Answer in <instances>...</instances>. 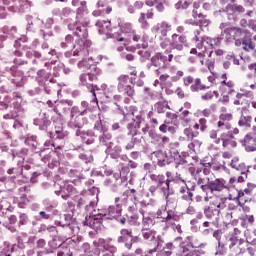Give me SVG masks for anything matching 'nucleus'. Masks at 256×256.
<instances>
[{
  "mask_svg": "<svg viewBox=\"0 0 256 256\" xmlns=\"http://www.w3.org/2000/svg\"><path fill=\"white\" fill-rule=\"evenodd\" d=\"M163 197L165 198L166 205H162L156 212V219H159L161 223H164V229L167 230L169 227H173L175 223L173 221H180L181 215L177 214L175 209H168L169 205H173L176 199L173 197L175 195V190H160Z\"/></svg>",
  "mask_w": 256,
  "mask_h": 256,
  "instance_id": "f257e3e1",
  "label": "nucleus"
},
{
  "mask_svg": "<svg viewBox=\"0 0 256 256\" xmlns=\"http://www.w3.org/2000/svg\"><path fill=\"white\" fill-rule=\"evenodd\" d=\"M232 43H234L236 47H242L247 53L255 51L256 45L253 42V34L248 29L232 26Z\"/></svg>",
  "mask_w": 256,
  "mask_h": 256,
  "instance_id": "f03ea898",
  "label": "nucleus"
},
{
  "mask_svg": "<svg viewBox=\"0 0 256 256\" xmlns=\"http://www.w3.org/2000/svg\"><path fill=\"white\" fill-rule=\"evenodd\" d=\"M233 43V26L225 28L216 38L203 37L201 40L202 47L209 49V57L213 55V47H221V43Z\"/></svg>",
  "mask_w": 256,
  "mask_h": 256,
  "instance_id": "7ed1b4c3",
  "label": "nucleus"
},
{
  "mask_svg": "<svg viewBox=\"0 0 256 256\" xmlns=\"http://www.w3.org/2000/svg\"><path fill=\"white\" fill-rule=\"evenodd\" d=\"M121 211H123L122 204H117L115 206H109L104 208H98L90 213L94 223H103V221L117 219L121 217Z\"/></svg>",
  "mask_w": 256,
  "mask_h": 256,
  "instance_id": "20e7f679",
  "label": "nucleus"
},
{
  "mask_svg": "<svg viewBox=\"0 0 256 256\" xmlns=\"http://www.w3.org/2000/svg\"><path fill=\"white\" fill-rule=\"evenodd\" d=\"M150 61L151 62L147 64V69H149V71H153V67H158V69L154 70V73L159 77V75H161V69H167L171 61H173L171 49H166L164 52H156L151 57Z\"/></svg>",
  "mask_w": 256,
  "mask_h": 256,
  "instance_id": "39448f33",
  "label": "nucleus"
},
{
  "mask_svg": "<svg viewBox=\"0 0 256 256\" xmlns=\"http://www.w3.org/2000/svg\"><path fill=\"white\" fill-rule=\"evenodd\" d=\"M54 63L55 60L45 62L44 67H46V69H40L36 73V83L39 85V87H42L43 91H45V93L48 95L51 93V87H49V84L55 83V78H53V74L51 73Z\"/></svg>",
  "mask_w": 256,
  "mask_h": 256,
  "instance_id": "423d86ee",
  "label": "nucleus"
},
{
  "mask_svg": "<svg viewBox=\"0 0 256 256\" xmlns=\"http://www.w3.org/2000/svg\"><path fill=\"white\" fill-rule=\"evenodd\" d=\"M150 179L153 183L158 184V187H160V190H164V191L173 190V188H171V184L180 183L183 180V178H181V175L179 173L176 172L175 175H173L171 171H166L165 175L151 174Z\"/></svg>",
  "mask_w": 256,
  "mask_h": 256,
  "instance_id": "0eeeda50",
  "label": "nucleus"
},
{
  "mask_svg": "<svg viewBox=\"0 0 256 256\" xmlns=\"http://www.w3.org/2000/svg\"><path fill=\"white\" fill-rule=\"evenodd\" d=\"M60 47L62 49H75L73 51V57H80V59H85V57L89 56V47H91V41H86L83 45L73 44V36L68 34L65 36L64 40L60 43Z\"/></svg>",
  "mask_w": 256,
  "mask_h": 256,
  "instance_id": "6e6552de",
  "label": "nucleus"
},
{
  "mask_svg": "<svg viewBox=\"0 0 256 256\" xmlns=\"http://www.w3.org/2000/svg\"><path fill=\"white\" fill-rule=\"evenodd\" d=\"M73 103H74L73 100H69V99L58 100L55 102L48 100L46 102V104L49 107L48 111L50 113H56L55 116L51 117V121H53V123H57V121H61L63 117V114L61 113H69Z\"/></svg>",
  "mask_w": 256,
  "mask_h": 256,
  "instance_id": "1a4fd4ad",
  "label": "nucleus"
},
{
  "mask_svg": "<svg viewBox=\"0 0 256 256\" xmlns=\"http://www.w3.org/2000/svg\"><path fill=\"white\" fill-rule=\"evenodd\" d=\"M91 69V72L80 74L79 81L80 85L86 87V89L90 91V94H93L95 91H99V86L93 85V81H97V77L99 73H101V70L95 65H92Z\"/></svg>",
  "mask_w": 256,
  "mask_h": 256,
  "instance_id": "9d476101",
  "label": "nucleus"
},
{
  "mask_svg": "<svg viewBox=\"0 0 256 256\" xmlns=\"http://www.w3.org/2000/svg\"><path fill=\"white\" fill-rule=\"evenodd\" d=\"M41 49H42V52L29 48L25 52V57H27V59H33L34 57V59L32 60L33 65H38L39 62L37 61V59H41L43 55L48 59H52V57H55L57 59V51H55V49L49 50V43L43 42L41 44Z\"/></svg>",
  "mask_w": 256,
  "mask_h": 256,
  "instance_id": "9b49d317",
  "label": "nucleus"
},
{
  "mask_svg": "<svg viewBox=\"0 0 256 256\" xmlns=\"http://www.w3.org/2000/svg\"><path fill=\"white\" fill-rule=\"evenodd\" d=\"M72 7L76 8V20L77 23H83L84 25H89L91 21L89 20V8L87 7V1L85 0H72Z\"/></svg>",
  "mask_w": 256,
  "mask_h": 256,
  "instance_id": "f8f14e48",
  "label": "nucleus"
},
{
  "mask_svg": "<svg viewBox=\"0 0 256 256\" xmlns=\"http://www.w3.org/2000/svg\"><path fill=\"white\" fill-rule=\"evenodd\" d=\"M117 81V89L119 93H124L127 97H133V95H135V90L132 86L135 84V78H129V75H120L117 78Z\"/></svg>",
  "mask_w": 256,
  "mask_h": 256,
  "instance_id": "ddd939ff",
  "label": "nucleus"
},
{
  "mask_svg": "<svg viewBox=\"0 0 256 256\" xmlns=\"http://www.w3.org/2000/svg\"><path fill=\"white\" fill-rule=\"evenodd\" d=\"M221 13L227 16L228 21H237V16L245 13V7L240 4H228L225 9L215 12V15L219 17Z\"/></svg>",
  "mask_w": 256,
  "mask_h": 256,
  "instance_id": "4468645a",
  "label": "nucleus"
},
{
  "mask_svg": "<svg viewBox=\"0 0 256 256\" xmlns=\"http://www.w3.org/2000/svg\"><path fill=\"white\" fill-rule=\"evenodd\" d=\"M52 15H54V17H60V20L64 25L68 26V29L69 25H73L72 21L76 19L75 10L70 7H64L62 9L55 8L52 10Z\"/></svg>",
  "mask_w": 256,
  "mask_h": 256,
  "instance_id": "2eb2a0df",
  "label": "nucleus"
},
{
  "mask_svg": "<svg viewBox=\"0 0 256 256\" xmlns=\"http://www.w3.org/2000/svg\"><path fill=\"white\" fill-rule=\"evenodd\" d=\"M89 24H84L77 22V20L73 24H69V31H72L73 35L78 37L81 41L79 42L80 45L83 47V43H86L87 37H89V30H87Z\"/></svg>",
  "mask_w": 256,
  "mask_h": 256,
  "instance_id": "dca6fc26",
  "label": "nucleus"
},
{
  "mask_svg": "<svg viewBox=\"0 0 256 256\" xmlns=\"http://www.w3.org/2000/svg\"><path fill=\"white\" fill-rule=\"evenodd\" d=\"M13 110L3 115V119H17V117H25V104L21 96H16V100L12 103Z\"/></svg>",
  "mask_w": 256,
  "mask_h": 256,
  "instance_id": "f3484780",
  "label": "nucleus"
},
{
  "mask_svg": "<svg viewBox=\"0 0 256 256\" xmlns=\"http://www.w3.org/2000/svg\"><path fill=\"white\" fill-rule=\"evenodd\" d=\"M139 242V236H133V230L121 229L120 236L117 238V243H124V246L128 251L133 249V244Z\"/></svg>",
  "mask_w": 256,
  "mask_h": 256,
  "instance_id": "a211bd4d",
  "label": "nucleus"
},
{
  "mask_svg": "<svg viewBox=\"0 0 256 256\" xmlns=\"http://www.w3.org/2000/svg\"><path fill=\"white\" fill-rule=\"evenodd\" d=\"M54 187H59L58 190H55L54 193L59 197L61 195L62 199L64 201H67L71 195H75L77 193V189H75V186H73V182H63V184L59 185L57 183L54 184Z\"/></svg>",
  "mask_w": 256,
  "mask_h": 256,
  "instance_id": "6ab92c4d",
  "label": "nucleus"
},
{
  "mask_svg": "<svg viewBox=\"0 0 256 256\" xmlns=\"http://www.w3.org/2000/svg\"><path fill=\"white\" fill-rule=\"evenodd\" d=\"M98 91H103V95L109 101V103H114L121 111V106H119V101L123 99L121 95L115 94V88L114 86H108L107 84H102Z\"/></svg>",
  "mask_w": 256,
  "mask_h": 256,
  "instance_id": "aec40b11",
  "label": "nucleus"
},
{
  "mask_svg": "<svg viewBox=\"0 0 256 256\" xmlns=\"http://www.w3.org/2000/svg\"><path fill=\"white\" fill-rule=\"evenodd\" d=\"M6 71L10 75L9 80L15 87H23V85H25V75L23 71L17 69L15 66L6 68Z\"/></svg>",
  "mask_w": 256,
  "mask_h": 256,
  "instance_id": "412c9836",
  "label": "nucleus"
},
{
  "mask_svg": "<svg viewBox=\"0 0 256 256\" xmlns=\"http://www.w3.org/2000/svg\"><path fill=\"white\" fill-rule=\"evenodd\" d=\"M3 4L8 7V11L12 13H25L27 7H29V1L27 0H2Z\"/></svg>",
  "mask_w": 256,
  "mask_h": 256,
  "instance_id": "4be33fe9",
  "label": "nucleus"
},
{
  "mask_svg": "<svg viewBox=\"0 0 256 256\" xmlns=\"http://www.w3.org/2000/svg\"><path fill=\"white\" fill-rule=\"evenodd\" d=\"M145 121V118L141 114L136 115L132 122L126 125L127 135H138L139 137H143L139 129H141V123Z\"/></svg>",
  "mask_w": 256,
  "mask_h": 256,
  "instance_id": "5701e85b",
  "label": "nucleus"
},
{
  "mask_svg": "<svg viewBox=\"0 0 256 256\" xmlns=\"http://www.w3.org/2000/svg\"><path fill=\"white\" fill-rule=\"evenodd\" d=\"M172 26L167 21L158 22L151 28V32L158 37V39H165L167 33L171 31Z\"/></svg>",
  "mask_w": 256,
  "mask_h": 256,
  "instance_id": "b1692460",
  "label": "nucleus"
},
{
  "mask_svg": "<svg viewBox=\"0 0 256 256\" xmlns=\"http://www.w3.org/2000/svg\"><path fill=\"white\" fill-rule=\"evenodd\" d=\"M91 98L89 101H82L80 103V110L82 115H87L91 113L94 109H96L99 105V101L97 100V94L93 92L90 94Z\"/></svg>",
  "mask_w": 256,
  "mask_h": 256,
  "instance_id": "393cba45",
  "label": "nucleus"
},
{
  "mask_svg": "<svg viewBox=\"0 0 256 256\" xmlns=\"http://www.w3.org/2000/svg\"><path fill=\"white\" fill-rule=\"evenodd\" d=\"M224 189H231V186L227 184V181L223 178H216L208 182V191L211 193H221Z\"/></svg>",
  "mask_w": 256,
  "mask_h": 256,
  "instance_id": "a878e982",
  "label": "nucleus"
},
{
  "mask_svg": "<svg viewBox=\"0 0 256 256\" xmlns=\"http://www.w3.org/2000/svg\"><path fill=\"white\" fill-rule=\"evenodd\" d=\"M149 137L151 139L152 145L156 147H165V145H169L171 139L168 136H163L159 133H156L155 129H150Z\"/></svg>",
  "mask_w": 256,
  "mask_h": 256,
  "instance_id": "bb28decb",
  "label": "nucleus"
},
{
  "mask_svg": "<svg viewBox=\"0 0 256 256\" xmlns=\"http://www.w3.org/2000/svg\"><path fill=\"white\" fill-rule=\"evenodd\" d=\"M170 45L176 51H183V48L187 45V36L185 34H172Z\"/></svg>",
  "mask_w": 256,
  "mask_h": 256,
  "instance_id": "cd10ccee",
  "label": "nucleus"
},
{
  "mask_svg": "<svg viewBox=\"0 0 256 256\" xmlns=\"http://www.w3.org/2000/svg\"><path fill=\"white\" fill-rule=\"evenodd\" d=\"M242 147H244L247 153H252L256 151V134L248 133L245 135L244 139L240 140Z\"/></svg>",
  "mask_w": 256,
  "mask_h": 256,
  "instance_id": "c85d7f7f",
  "label": "nucleus"
},
{
  "mask_svg": "<svg viewBox=\"0 0 256 256\" xmlns=\"http://www.w3.org/2000/svg\"><path fill=\"white\" fill-rule=\"evenodd\" d=\"M233 121V114L222 113L219 115V121L217 122L218 131H229L231 130V123Z\"/></svg>",
  "mask_w": 256,
  "mask_h": 256,
  "instance_id": "c756f323",
  "label": "nucleus"
},
{
  "mask_svg": "<svg viewBox=\"0 0 256 256\" xmlns=\"http://www.w3.org/2000/svg\"><path fill=\"white\" fill-rule=\"evenodd\" d=\"M33 124L38 127L40 131H47L49 125H51V120H49L47 112H43L40 113L38 117L34 118Z\"/></svg>",
  "mask_w": 256,
  "mask_h": 256,
  "instance_id": "7c9ffc66",
  "label": "nucleus"
},
{
  "mask_svg": "<svg viewBox=\"0 0 256 256\" xmlns=\"http://www.w3.org/2000/svg\"><path fill=\"white\" fill-rule=\"evenodd\" d=\"M97 10L92 12L93 17H101V15H109L113 11V8L108 5L107 0H98L96 3Z\"/></svg>",
  "mask_w": 256,
  "mask_h": 256,
  "instance_id": "2f4dec72",
  "label": "nucleus"
},
{
  "mask_svg": "<svg viewBox=\"0 0 256 256\" xmlns=\"http://www.w3.org/2000/svg\"><path fill=\"white\" fill-rule=\"evenodd\" d=\"M87 123H89V120L87 119V117L85 116H74V117H70V120L68 121V127H70V129H83V127H85V125H87Z\"/></svg>",
  "mask_w": 256,
  "mask_h": 256,
  "instance_id": "473e14b6",
  "label": "nucleus"
},
{
  "mask_svg": "<svg viewBox=\"0 0 256 256\" xmlns=\"http://www.w3.org/2000/svg\"><path fill=\"white\" fill-rule=\"evenodd\" d=\"M180 183H182V185H180L178 189V193L181 195V200L193 202V192L189 190V186H187V182L182 179Z\"/></svg>",
  "mask_w": 256,
  "mask_h": 256,
  "instance_id": "72a5a7b5",
  "label": "nucleus"
},
{
  "mask_svg": "<svg viewBox=\"0 0 256 256\" xmlns=\"http://www.w3.org/2000/svg\"><path fill=\"white\" fill-rule=\"evenodd\" d=\"M24 143L25 145H28V147H31L34 153H43V147H41V144L37 141L36 135H28Z\"/></svg>",
  "mask_w": 256,
  "mask_h": 256,
  "instance_id": "f704fd0d",
  "label": "nucleus"
},
{
  "mask_svg": "<svg viewBox=\"0 0 256 256\" xmlns=\"http://www.w3.org/2000/svg\"><path fill=\"white\" fill-rule=\"evenodd\" d=\"M97 207V202L95 200H90L86 205H85V211L89 213V218L86 217L85 225H88V227H95L93 217H91V213L94 211H97L98 209H95Z\"/></svg>",
  "mask_w": 256,
  "mask_h": 256,
  "instance_id": "c9c22d12",
  "label": "nucleus"
},
{
  "mask_svg": "<svg viewBox=\"0 0 256 256\" xmlns=\"http://www.w3.org/2000/svg\"><path fill=\"white\" fill-rule=\"evenodd\" d=\"M124 5L126 7V11L128 13H130V15H133V14L137 13V11H139V9H143V6L145 4L141 0L135 1L134 3H131V1H129V0H125Z\"/></svg>",
  "mask_w": 256,
  "mask_h": 256,
  "instance_id": "e433bc0d",
  "label": "nucleus"
},
{
  "mask_svg": "<svg viewBox=\"0 0 256 256\" xmlns=\"http://www.w3.org/2000/svg\"><path fill=\"white\" fill-rule=\"evenodd\" d=\"M69 135L65 129H63V124L55 126L54 132H48V137L51 139H65Z\"/></svg>",
  "mask_w": 256,
  "mask_h": 256,
  "instance_id": "4c0bfd02",
  "label": "nucleus"
},
{
  "mask_svg": "<svg viewBox=\"0 0 256 256\" xmlns=\"http://www.w3.org/2000/svg\"><path fill=\"white\" fill-rule=\"evenodd\" d=\"M96 27H98V33L100 35H111V21L98 20Z\"/></svg>",
  "mask_w": 256,
  "mask_h": 256,
  "instance_id": "58836bf2",
  "label": "nucleus"
},
{
  "mask_svg": "<svg viewBox=\"0 0 256 256\" xmlns=\"http://www.w3.org/2000/svg\"><path fill=\"white\" fill-rule=\"evenodd\" d=\"M192 17L198 22L199 27H209V23H211L206 15H203L195 9L192 10Z\"/></svg>",
  "mask_w": 256,
  "mask_h": 256,
  "instance_id": "ea45409f",
  "label": "nucleus"
},
{
  "mask_svg": "<svg viewBox=\"0 0 256 256\" xmlns=\"http://www.w3.org/2000/svg\"><path fill=\"white\" fill-rule=\"evenodd\" d=\"M129 137H131V141H129L125 146V151H133L135 149V145H139L143 141V136H139L136 134H127Z\"/></svg>",
  "mask_w": 256,
  "mask_h": 256,
  "instance_id": "a19ab883",
  "label": "nucleus"
},
{
  "mask_svg": "<svg viewBox=\"0 0 256 256\" xmlns=\"http://www.w3.org/2000/svg\"><path fill=\"white\" fill-rule=\"evenodd\" d=\"M210 180L211 179H209V177H203L201 174H196L194 178V181H196V184L200 187V189H202L204 193L208 192Z\"/></svg>",
  "mask_w": 256,
  "mask_h": 256,
  "instance_id": "79ce46f5",
  "label": "nucleus"
},
{
  "mask_svg": "<svg viewBox=\"0 0 256 256\" xmlns=\"http://www.w3.org/2000/svg\"><path fill=\"white\" fill-rule=\"evenodd\" d=\"M140 233L144 241L153 242L157 237V231L151 228H141Z\"/></svg>",
  "mask_w": 256,
  "mask_h": 256,
  "instance_id": "37998d69",
  "label": "nucleus"
},
{
  "mask_svg": "<svg viewBox=\"0 0 256 256\" xmlns=\"http://www.w3.org/2000/svg\"><path fill=\"white\" fill-rule=\"evenodd\" d=\"M100 133H101V135L99 136L100 144L104 145L105 147H109L110 145H113V134H111V132H109L108 129Z\"/></svg>",
  "mask_w": 256,
  "mask_h": 256,
  "instance_id": "c03bdc74",
  "label": "nucleus"
},
{
  "mask_svg": "<svg viewBox=\"0 0 256 256\" xmlns=\"http://www.w3.org/2000/svg\"><path fill=\"white\" fill-rule=\"evenodd\" d=\"M145 5H147V7H156V10L159 13H163V11H165V5H167V1L166 0H146L145 1Z\"/></svg>",
  "mask_w": 256,
  "mask_h": 256,
  "instance_id": "a18cd8bd",
  "label": "nucleus"
},
{
  "mask_svg": "<svg viewBox=\"0 0 256 256\" xmlns=\"http://www.w3.org/2000/svg\"><path fill=\"white\" fill-rule=\"evenodd\" d=\"M207 89H209V86L203 84L201 78H195L193 84L190 85L191 93H199L201 91H207Z\"/></svg>",
  "mask_w": 256,
  "mask_h": 256,
  "instance_id": "49530a36",
  "label": "nucleus"
},
{
  "mask_svg": "<svg viewBox=\"0 0 256 256\" xmlns=\"http://www.w3.org/2000/svg\"><path fill=\"white\" fill-rule=\"evenodd\" d=\"M197 49L200 50L198 54L196 55L197 61H199L200 65H205V57L208 54L209 57V49L203 45H201V42L197 44Z\"/></svg>",
  "mask_w": 256,
  "mask_h": 256,
  "instance_id": "de8ad7c7",
  "label": "nucleus"
},
{
  "mask_svg": "<svg viewBox=\"0 0 256 256\" xmlns=\"http://www.w3.org/2000/svg\"><path fill=\"white\" fill-rule=\"evenodd\" d=\"M139 213L142 215V228L141 229H151L155 225V220L151 216H145V210L143 208L139 209Z\"/></svg>",
  "mask_w": 256,
  "mask_h": 256,
  "instance_id": "09e8293b",
  "label": "nucleus"
},
{
  "mask_svg": "<svg viewBox=\"0 0 256 256\" xmlns=\"http://www.w3.org/2000/svg\"><path fill=\"white\" fill-rule=\"evenodd\" d=\"M247 250L251 255H253V252H252L253 250L251 249V247H249V242H247L244 239L238 240V245L236 246L235 253L237 255H241V253H245V251Z\"/></svg>",
  "mask_w": 256,
  "mask_h": 256,
  "instance_id": "8fccbe9b",
  "label": "nucleus"
},
{
  "mask_svg": "<svg viewBox=\"0 0 256 256\" xmlns=\"http://www.w3.org/2000/svg\"><path fill=\"white\" fill-rule=\"evenodd\" d=\"M213 225H216L215 222L211 221H204L201 224V235L202 237H209V235H212L213 233Z\"/></svg>",
  "mask_w": 256,
  "mask_h": 256,
  "instance_id": "3c124183",
  "label": "nucleus"
},
{
  "mask_svg": "<svg viewBox=\"0 0 256 256\" xmlns=\"http://www.w3.org/2000/svg\"><path fill=\"white\" fill-rule=\"evenodd\" d=\"M121 151L122 148L120 145L113 147V144H110V146L106 148V153L110 155L111 159H119V157H121Z\"/></svg>",
  "mask_w": 256,
  "mask_h": 256,
  "instance_id": "603ef678",
  "label": "nucleus"
},
{
  "mask_svg": "<svg viewBox=\"0 0 256 256\" xmlns=\"http://www.w3.org/2000/svg\"><path fill=\"white\" fill-rule=\"evenodd\" d=\"M228 199L230 201H235V203H237V205H239V207H243V205H245V203H247L249 201V199L245 198V192L243 190L238 191L237 197L233 198V197L229 196Z\"/></svg>",
  "mask_w": 256,
  "mask_h": 256,
  "instance_id": "864d4df0",
  "label": "nucleus"
},
{
  "mask_svg": "<svg viewBox=\"0 0 256 256\" xmlns=\"http://www.w3.org/2000/svg\"><path fill=\"white\" fill-rule=\"evenodd\" d=\"M104 185L110 189V191H113L114 193L119 191V187L121 186V182H116L115 179L106 178L104 181Z\"/></svg>",
  "mask_w": 256,
  "mask_h": 256,
  "instance_id": "5fc2aeb1",
  "label": "nucleus"
},
{
  "mask_svg": "<svg viewBox=\"0 0 256 256\" xmlns=\"http://www.w3.org/2000/svg\"><path fill=\"white\" fill-rule=\"evenodd\" d=\"M204 216L208 219V221H211L213 217H215V214L219 215L220 211L217 208H213L212 206H205L203 208Z\"/></svg>",
  "mask_w": 256,
  "mask_h": 256,
  "instance_id": "6e6d98bb",
  "label": "nucleus"
},
{
  "mask_svg": "<svg viewBox=\"0 0 256 256\" xmlns=\"http://www.w3.org/2000/svg\"><path fill=\"white\" fill-rule=\"evenodd\" d=\"M183 135L187 141H193L196 137H199V131H194L193 128L187 127L183 130Z\"/></svg>",
  "mask_w": 256,
  "mask_h": 256,
  "instance_id": "4d7b16f0",
  "label": "nucleus"
},
{
  "mask_svg": "<svg viewBox=\"0 0 256 256\" xmlns=\"http://www.w3.org/2000/svg\"><path fill=\"white\" fill-rule=\"evenodd\" d=\"M75 135L76 137H80L82 143H84L87 137H95V132L93 130L81 131L77 129Z\"/></svg>",
  "mask_w": 256,
  "mask_h": 256,
  "instance_id": "13d9d810",
  "label": "nucleus"
},
{
  "mask_svg": "<svg viewBox=\"0 0 256 256\" xmlns=\"http://www.w3.org/2000/svg\"><path fill=\"white\" fill-rule=\"evenodd\" d=\"M132 213L127 217V222L129 225L133 227H139L141 223L139 222V214H137V211H130Z\"/></svg>",
  "mask_w": 256,
  "mask_h": 256,
  "instance_id": "bf43d9fd",
  "label": "nucleus"
},
{
  "mask_svg": "<svg viewBox=\"0 0 256 256\" xmlns=\"http://www.w3.org/2000/svg\"><path fill=\"white\" fill-rule=\"evenodd\" d=\"M253 122V117L251 115H241L240 119L238 121L239 127H246V128H251V123Z\"/></svg>",
  "mask_w": 256,
  "mask_h": 256,
  "instance_id": "052dcab7",
  "label": "nucleus"
},
{
  "mask_svg": "<svg viewBox=\"0 0 256 256\" xmlns=\"http://www.w3.org/2000/svg\"><path fill=\"white\" fill-rule=\"evenodd\" d=\"M17 98H11V96H5L4 101H0V111H5L11 107V103H15Z\"/></svg>",
  "mask_w": 256,
  "mask_h": 256,
  "instance_id": "680f3d73",
  "label": "nucleus"
},
{
  "mask_svg": "<svg viewBox=\"0 0 256 256\" xmlns=\"http://www.w3.org/2000/svg\"><path fill=\"white\" fill-rule=\"evenodd\" d=\"M195 250L189 248V244L181 245L177 256H195Z\"/></svg>",
  "mask_w": 256,
  "mask_h": 256,
  "instance_id": "e2e57ef3",
  "label": "nucleus"
},
{
  "mask_svg": "<svg viewBox=\"0 0 256 256\" xmlns=\"http://www.w3.org/2000/svg\"><path fill=\"white\" fill-rule=\"evenodd\" d=\"M2 33H4V35H6V37H10L11 39H15V37H17V27L12 26H4L2 28Z\"/></svg>",
  "mask_w": 256,
  "mask_h": 256,
  "instance_id": "0e129e2a",
  "label": "nucleus"
},
{
  "mask_svg": "<svg viewBox=\"0 0 256 256\" xmlns=\"http://www.w3.org/2000/svg\"><path fill=\"white\" fill-rule=\"evenodd\" d=\"M180 121H182V124L189 125L191 123V118L189 117L191 115V112L189 110H183V108H180Z\"/></svg>",
  "mask_w": 256,
  "mask_h": 256,
  "instance_id": "69168bd1",
  "label": "nucleus"
},
{
  "mask_svg": "<svg viewBox=\"0 0 256 256\" xmlns=\"http://www.w3.org/2000/svg\"><path fill=\"white\" fill-rule=\"evenodd\" d=\"M39 215L41 219H44L45 221H53V219L59 215V210H53L52 213L40 211Z\"/></svg>",
  "mask_w": 256,
  "mask_h": 256,
  "instance_id": "338daca9",
  "label": "nucleus"
},
{
  "mask_svg": "<svg viewBox=\"0 0 256 256\" xmlns=\"http://www.w3.org/2000/svg\"><path fill=\"white\" fill-rule=\"evenodd\" d=\"M69 177H76L79 181L85 179V175H83V168H73L68 172Z\"/></svg>",
  "mask_w": 256,
  "mask_h": 256,
  "instance_id": "774afa93",
  "label": "nucleus"
}]
</instances>
